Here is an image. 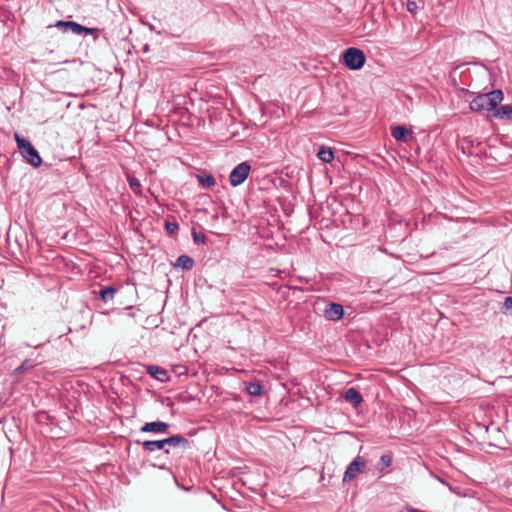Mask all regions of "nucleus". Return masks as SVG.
<instances>
[{
    "mask_svg": "<svg viewBox=\"0 0 512 512\" xmlns=\"http://www.w3.org/2000/svg\"><path fill=\"white\" fill-rule=\"evenodd\" d=\"M14 138L17 143L18 151L23 159L35 168L40 167L42 158L32 143L28 139L21 137L18 133H15Z\"/></svg>",
    "mask_w": 512,
    "mask_h": 512,
    "instance_id": "1",
    "label": "nucleus"
},
{
    "mask_svg": "<svg viewBox=\"0 0 512 512\" xmlns=\"http://www.w3.org/2000/svg\"><path fill=\"white\" fill-rule=\"evenodd\" d=\"M341 58L345 66L350 70H359L364 66L366 62V56L364 52L356 47L347 48L343 52Z\"/></svg>",
    "mask_w": 512,
    "mask_h": 512,
    "instance_id": "2",
    "label": "nucleus"
},
{
    "mask_svg": "<svg viewBox=\"0 0 512 512\" xmlns=\"http://www.w3.org/2000/svg\"><path fill=\"white\" fill-rule=\"evenodd\" d=\"M251 166L247 161L238 164L230 173L229 181L233 187L241 185L248 177Z\"/></svg>",
    "mask_w": 512,
    "mask_h": 512,
    "instance_id": "3",
    "label": "nucleus"
},
{
    "mask_svg": "<svg viewBox=\"0 0 512 512\" xmlns=\"http://www.w3.org/2000/svg\"><path fill=\"white\" fill-rule=\"evenodd\" d=\"M366 461L362 456H357L350 464L347 466L346 471L343 476V481H351L356 478V476L362 471L365 467Z\"/></svg>",
    "mask_w": 512,
    "mask_h": 512,
    "instance_id": "4",
    "label": "nucleus"
},
{
    "mask_svg": "<svg viewBox=\"0 0 512 512\" xmlns=\"http://www.w3.org/2000/svg\"><path fill=\"white\" fill-rule=\"evenodd\" d=\"M54 27L58 28L63 33L71 32L72 34H75V35H82L83 30H84L83 25H81L77 22H74V21L58 20L54 24Z\"/></svg>",
    "mask_w": 512,
    "mask_h": 512,
    "instance_id": "5",
    "label": "nucleus"
},
{
    "mask_svg": "<svg viewBox=\"0 0 512 512\" xmlns=\"http://www.w3.org/2000/svg\"><path fill=\"white\" fill-rule=\"evenodd\" d=\"M170 425L163 421L146 422L141 428L142 433L166 434Z\"/></svg>",
    "mask_w": 512,
    "mask_h": 512,
    "instance_id": "6",
    "label": "nucleus"
},
{
    "mask_svg": "<svg viewBox=\"0 0 512 512\" xmlns=\"http://www.w3.org/2000/svg\"><path fill=\"white\" fill-rule=\"evenodd\" d=\"M136 444L142 445V448L146 452H154L156 450H164L165 454H170L169 449H165L166 438L162 440H146L141 442L140 440L135 441Z\"/></svg>",
    "mask_w": 512,
    "mask_h": 512,
    "instance_id": "7",
    "label": "nucleus"
},
{
    "mask_svg": "<svg viewBox=\"0 0 512 512\" xmlns=\"http://www.w3.org/2000/svg\"><path fill=\"white\" fill-rule=\"evenodd\" d=\"M343 307L337 303H330L324 310V316L331 321H338L343 317Z\"/></svg>",
    "mask_w": 512,
    "mask_h": 512,
    "instance_id": "8",
    "label": "nucleus"
},
{
    "mask_svg": "<svg viewBox=\"0 0 512 512\" xmlns=\"http://www.w3.org/2000/svg\"><path fill=\"white\" fill-rule=\"evenodd\" d=\"M391 135L396 141L407 142L412 138V132L405 126L397 125L391 127Z\"/></svg>",
    "mask_w": 512,
    "mask_h": 512,
    "instance_id": "9",
    "label": "nucleus"
},
{
    "mask_svg": "<svg viewBox=\"0 0 512 512\" xmlns=\"http://www.w3.org/2000/svg\"><path fill=\"white\" fill-rule=\"evenodd\" d=\"M470 109L472 111L480 112L483 110L492 111L489 103L487 101V97L485 94H481L476 96L471 102H470Z\"/></svg>",
    "mask_w": 512,
    "mask_h": 512,
    "instance_id": "10",
    "label": "nucleus"
},
{
    "mask_svg": "<svg viewBox=\"0 0 512 512\" xmlns=\"http://www.w3.org/2000/svg\"><path fill=\"white\" fill-rule=\"evenodd\" d=\"M146 372L158 381L165 382L168 380V374L165 369L157 365H149L146 368Z\"/></svg>",
    "mask_w": 512,
    "mask_h": 512,
    "instance_id": "11",
    "label": "nucleus"
},
{
    "mask_svg": "<svg viewBox=\"0 0 512 512\" xmlns=\"http://www.w3.org/2000/svg\"><path fill=\"white\" fill-rule=\"evenodd\" d=\"M344 399L354 407L359 406L363 401L362 395L354 387H351L345 391Z\"/></svg>",
    "mask_w": 512,
    "mask_h": 512,
    "instance_id": "12",
    "label": "nucleus"
},
{
    "mask_svg": "<svg viewBox=\"0 0 512 512\" xmlns=\"http://www.w3.org/2000/svg\"><path fill=\"white\" fill-rule=\"evenodd\" d=\"M166 444L172 447H182L183 449L190 447V441L180 434L167 437Z\"/></svg>",
    "mask_w": 512,
    "mask_h": 512,
    "instance_id": "13",
    "label": "nucleus"
},
{
    "mask_svg": "<svg viewBox=\"0 0 512 512\" xmlns=\"http://www.w3.org/2000/svg\"><path fill=\"white\" fill-rule=\"evenodd\" d=\"M173 265L176 268H181L182 270L189 271L194 267L195 261L192 257L188 255H180Z\"/></svg>",
    "mask_w": 512,
    "mask_h": 512,
    "instance_id": "14",
    "label": "nucleus"
},
{
    "mask_svg": "<svg viewBox=\"0 0 512 512\" xmlns=\"http://www.w3.org/2000/svg\"><path fill=\"white\" fill-rule=\"evenodd\" d=\"M491 110L497 109L498 103L503 100V92L500 89L485 94Z\"/></svg>",
    "mask_w": 512,
    "mask_h": 512,
    "instance_id": "15",
    "label": "nucleus"
},
{
    "mask_svg": "<svg viewBox=\"0 0 512 512\" xmlns=\"http://www.w3.org/2000/svg\"><path fill=\"white\" fill-rule=\"evenodd\" d=\"M117 291L118 289L113 286L103 287L99 291V297L101 298V300L107 303L113 300Z\"/></svg>",
    "mask_w": 512,
    "mask_h": 512,
    "instance_id": "16",
    "label": "nucleus"
},
{
    "mask_svg": "<svg viewBox=\"0 0 512 512\" xmlns=\"http://www.w3.org/2000/svg\"><path fill=\"white\" fill-rule=\"evenodd\" d=\"M496 118L512 119V105H501L493 114Z\"/></svg>",
    "mask_w": 512,
    "mask_h": 512,
    "instance_id": "17",
    "label": "nucleus"
},
{
    "mask_svg": "<svg viewBox=\"0 0 512 512\" xmlns=\"http://www.w3.org/2000/svg\"><path fill=\"white\" fill-rule=\"evenodd\" d=\"M318 158L324 163H330L334 159V153L330 148L321 147L317 153Z\"/></svg>",
    "mask_w": 512,
    "mask_h": 512,
    "instance_id": "18",
    "label": "nucleus"
},
{
    "mask_svg": "<svg viewBox=\"0 0 512 512\" xmlns=\"http://www.w3.org/2000/svg\"><path fill=\"white\" fill-rule=\"evenodd\" d=\"M245 390L251 396H260L262 393V386L258 381L248 382L246 383Z\"/></svg>",
    "mask_w": 512,
    "mask_h": 512,
    "instance_id": "19",
    "label": "nucleus"
},
{
    "mask_svg": "<svg viewBox=\"0 0 512 512\" xmlns=\"http://www.w3.org/2000/svg\"><path fill=\"white\" fill-rule=\"evenodd\" d=\"M127 181L129 184L130 189L136 194L141 195L142 194V186L140 183V180L132 175L127 176Z\"/></svg>",
    "mask_w": 512,
    "mask_h": 512,
    "instance_id": "20",
    "label": "nucleus"
},
{
    "mask_svg": "<svg viewBox=\"0 0 512 512\" xmlns=\"http://www.w3.org/2000/svg\"><path fill=\"white\" fill-rule=\"evenodd\" d=\"M199 182L203 185L204 188H211L215 186L216 181L215 178L212 175H199L198 176Z\"/></svg>",
    "mask_w": 512,
    "mask_h": 512,
    "instance_id": "21",
    "label": "nucleus"
},
{
    "mask_svg": "<svg viewBox=\"0 0 512 512\" xmlns=\"http://www.w3.org/2000/svg\"><path fill=\"white\" fill-rule=\"evenodd\" d=\"M392 463V456L389 454H384L380 457V470H383L387 467H389Z\"/></svg>",
    "mask_w": 512,
    "mask_h": 512,
    "instance_id": "22",
    "label": "nucleus"
},
{
    "mask_svg": "<svg viewBox=\"0 0 512 512\" xmlns=\"http://www.w3.org/2000/svg\"><path fill=\"white\" fill-rule=\"evenodd\" d=\"M192 237L195 244H204L206 242V236L203 233H198L195 230L192 231Z\"/></svg>",
    "mask_w": 512,
    "mask_h": 512,
    "instance_id": "23",
    "label": "nucleus"
},
{
    "mask_svg": "<svg viewBox=\"0 0 512 512\" xmlns=\"http://www.w3.org/2000/svg\"><path fill=\"white\" fill-rule=\"evenodd\" d=\"M503 313L512 314V296L506 297L503 303Z\"/></svg>",
    "mask_w": 512,
    "mask_h": 512,
    "instance_id": "24",
    "label": "nucleus"
},
{
    "mask_svg": "<svg viewBox=\"0 0 512 512\" xmlns=\"http://www.w3.org/2000/svg\"><path fill=\"white\" fill-rule=\"evenodd\" d=\"M166 230L169 234H173L178 230V224L177 223H167Z\"/></svg>",
    "mask_w": 512,
    "mask_h": 512,
    "instance_id": "25",
    "label": "nucleus"
},
{
    "mask_svg": "<svg viewBox=\"0 0 512 512\" xmlns=\"http://www.w3.org/2000/svg\"><path fill=\"white\" fill-rule=\"evenodd\" d=\"M99 32V29L97 28H88L84 26L83 34H97Z\"/></svg>",
    "mask_w": 512,
    "mask_h": 512,
    "instance_id": "26",
    "label": "nucleus"
},
{
    "mask_svg": "<svg viewBox=\"0 0 512 512\" xmlns=\"http://www.w3.org/2000/svg\"><path fill=\"white\" fill-rule=\"evenodd\" d=\"M416 8H417V5H416V3H415V2H409V3L407 4V9H408L410 12L414 11Z\"/></svg>",
    "mask_w": 512,
    "mask_h": 512,
    "instance_id": "27",
    "label": "nucleus"
},
{
    "mask_svg": "<svg viewBox=\"0 0 512 512\" xmlns=\"http://www.w3.org/2000/svg\"><path fill=\"white\" fill-rule=\"evenodd\" d=\"M26 369V362L21 364L18 368H16L15 372L16 373H21L23 372L24 370Z\"/></svg>",
    "mask_w": 512,
    "mask_h": 512,
    "instance_id": "28",
    "label": "nucleus"
}]
</instances>
